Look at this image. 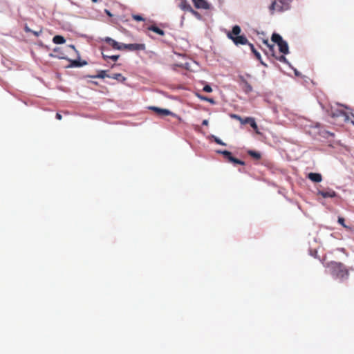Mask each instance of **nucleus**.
Returning a JSON list of instances; mask_svg holds the SVG:
<instances>
[{
  "mask_svg": "<svg viewBox=\"0 0 354 354\" xmlns=\"http://www.w3.org/2000/svg\"><path fill=\"white\" fill-rule=\"evenodd\" d=\"M294 70L295 75L296 76H300L301 73L295 68H292Z\"/></svg>",
  "mask_w": 354,
  "mask_h": 354,
  "instance_id": "58836bf2",
  "label": "nucleus"
},
{
  "mask_svg": "<svg viewBox=\"0 0 354 354\" xmlns=\"http://www.w3.org/2000/svg\"><path fill=\"white\" fill-rule=\"evenodd\" d=\"M212 138H214V141H215L217 144H218V145H223V146H224V145H226V144H225V142H223L220 138H217L216 136H214V135H212Z\"/></svg>",
  "mask_w": 354,
  "mask_h": 354,
  "instance_id": "bb28decb",
  "label": "nucleus"
},
{
  "mask_svg": "<svg viewBox=\"0 0 354 354\" xmlns=\"http://www.w3.org/2000/svg\"><path fill=\"white\" fill-rule=\"evenodd\" d=\"M113 40V39H111V37H106V38L104 39V41H105L106 42H107V43L110 44H111V41H112Z\"/></svg>",
  "mask_w": 354,
  "mask_h": 354,
  "instance_id": "4c0bfd02",
  "label": "nucleus"
},
{
  "mask_svg": "<svg viewBox=\"0 0 354 354\" xmlns=\"http://www.w3.org/2000/svg\"><path fill=\"white\" fill-rule=\"evenodd\" d=\"M203 125L207 126L209 124V122L207 120H204L202 122Z\"/></svg>",
  "mask_w": 354,
  "mask_h": 354,
  "instance_id": "79ce46f5",
  "label": "nucleus"
},
{
  "mask_svg": "<svg viewBox=\"0 0 354 354\" xmlns=\"http://www.w3.org/2000/svg\"><path fill=\"white\" fill-rule=\"evenodd\" d=\"M145 48V44H127V49L135 51V50H141Z\"/></svg>",
  "mask_w": 354,
  "mask_h": 354,
  "instance_id": "1a4fd4ad",
  "label": "nucleus"
},
{
  "mask_svg": "<svg viewBox=\"0 0 354 354\" xmlns=\"http://www.w3.org/2000/svg\"><path fill=\"white\" fill-rule=\"evenodd\" d=\"M217 153H221V154H223V156H225V158H227L229 160H230V157H232V153L231 152L228 151H226V150H218L217 151Z\"/></svg>",
  "mask_w": 354,
  "mask_h": 354,
  "instance_id": "412c9836",
  "label": "nucleus"
},
{
  "mask_svg": "<svg viewBox=\"0 0 354 354\" xmlns=\"http://www.w3.org/2000/svg\"><path fill=\"white\" fill-rule=\"evenodd\" d=\"M109 58L111 59L113 61H117L119 58V55H111V57H109Z\"/></svg>",
  "mask_w": 354,
  "mask_h": 354,
  "instance_id": "f704fd0d",
  "label": "nucleus"
},
{
  "mask_svg": "<svg viewBox=\"0 0 354 354\" xmlns=\"http://www.w3.org/2000/svg\"><path fill=\"white\" fill-rule=\"evenodd\" d=\"M186 68L191 70H195L194 66H197V63L196 62H192L190 63H186Z\"/></svg>",
  "mask_w": 354,
  "mask_h": 354,
  "instance_id": "b1692460",
  "label": "nucleus"
},
{
  "mask_svg": "<svg viewBox=\"0 0 354 354\" xmlns=\"http://www.w3.org/2000/svg\"><path fill=\"white\" fill-rule=\"evenodd\" d=\"M248 153L256 159H259L261 158V154L259 152L250 150L248 151Z\"/></svg>",
  "mask_w": 354,
  "mask_h": 354,
  "instance_id": "5701e85b",
  "label": "nucleus"
},
{
  "mask_svg": "<svg viewBox=\"0 0 354 354\" xmlns=\"http://www.w3.org/2000/svg\"><path fill=\"white\" fill-rule=\"evenodd\" d=\"M93 2H97V0H92Z\"/></svg>",
  "mask_w": 354,
  "mask_h": 354,
  "instance_id": "09e8293b",
  "label": "nucleus"
},
{
  "mask_svg": "<svg viewBox=\"0 0 354 354\" xmlns=\"http://www.w3.org/2000/svg\"><path fill=\"white\" fill-rule=\"evenodd\" d=\"M111 45L113 46V48L117 49L120 48L119 47V43L114 39L111 41Z\"/></svg>",
  "mask_w": 354,
  "mask_h": 354,
  "instance_id": "c756f323",
  "label": "nucleus"
},
{
  "mask_svg": "<svg viewBox=\"0 0 354 354\" xmlns=\"http://www.w3.org/2000/svg\"><path fill=\"white\" fill-rule=\"evenodd\" d=\"M41 32H42V31H41V30H39V31H34V30H32V32L35 36H37V37H38L39 35H41Z\"/></svg>",
  "mask_w": 354,
  "mask_h": 354,
  "instance_id": "c9c22d12",
  "label": "nucleus"
},
{
  "mask_svg": "<svg viewBox=\"0 0 354 354\" xmlns=\"http://www.w3.org/2000/svg\"><path fill=\"white\" fill-rule=\"evenodd\" d=\"M53 41L56 44H62L65 43L66 40L64 37L61 35H56L53 37Z\"/></svg>",
  "mask_w": 354,
  "mask_h": 354,
  "instance_id": "2eb2a0df",
  "label": "nucleus"
},
{
  "mask_svg": "<svg viewBox=\"0 0 354 354\" xmlns=\"http://www.w3.org/2000/svg\"><path fill=\"white\" fill-rule=\"evenodd\" d=\"M292 0H275L269 6V10L271 15L274 12H283L290 9V3Z\"/></svg>",
  "mask_w": 354,
  "mask_h": 354,
  "instance_id": "7ed1b4c3",
  "label": "nucleus"
},
{
  "mask_svg": "<svg viewBox=\"0 0 354 354\" xmlns=\"http://www.w3.org/2000/svg\"><path fill=\"white\" fill-rule=\"evenodd\" d=\"M132 18L134 20L138 21H142L145 20V19L141 15H133Z\"/></svg>",
  "mask_w": 354,
  "mask_h": 354,
  "instance_id": "cd10ccee",
  "label": "nucleus"
},
{
  "mask_svg": "<svg viewBox=\"0 0 354 354\" xmlns=\"http://www.w3.org/2000/svg\"><path fill=\"white\" fill-rule=\"evenodd\" d=\"M102 57L104 58V59H106V58H109V57H111L110 55H105L104 53H102Z\"/></svg>",
  "mask_w": 354,
  "mask_h": 354,
  "instance_id": "c03bdc74",
  "label": "nucleus"
},
{
  "mask_svg": "<svg viewBox=\"0 0 354 354\" xmlns=\"http://www.w3.org/2000/svg\"><path fill=\"white\" fill-rule=\"evenodd\" d=\"M279 51L285 55H287L289 53V47L287 41L285 40H283L281 43H279L278 45Z\"/></svg>",
  "mask_w": 354,
  "mask_h": 354,
  "instance_id": "9d476101",
  "label": "nucleus"
},
{
  "mask_svg": "<svg viewBox=\"0 0 354 354\" xmlns=\"http://www.w3.org/2000/svg\"><path fill=\"white\" fill-rule=\"evenodd\" d=\"M56 118H57V120H62V115H61V114H59V113H57L56 114Z\"/></svg>",
  "mask_w": 354,
  "mask_h": 354,
  "instance_id": "ea45409f",
  "label": "nucleus"
},
{
  "mask_svg": "<svg viewBox=\"0 0 354 354\" xmlns=\"http://www.w3.org/2000/svg\"><path fill=\"white\" fill-rule=\"evenodd\" d=\"M342 106H343V105H342ZM344 107L345 109H348V110H349V111H350V109H349V108H348L347 106H344Z\"/></svg>",
  "mask_w": 354,
  "mask_h": 354,
  "instance_id": "49530a36",
  "label": "nucleus"
},
{
  "mask_svg": "<svg viewBox=\"0 0 354 354\" xmlns=\"http://www.w3.org/2000/svg\"><path fill=\"white\" fill-rule=\"evenodd\" d=\"M277 59L281 62H283V63L288 64L290 68H292L290 63L288 61V59L286 58L285 56L281 55V56L277 57Z\"/></svg>",
  "mask_w": 354,
  "mask_h": 354,
  "instance_id": "6ab92c4d",
  "label": "nucleus"
},
{
  "mask_svg": "<svg viewBox=\"0 0 354 354\" xmlns=\"http://www.w3.org/2000/svg\"><path fill=\"white\" fill-rule=\"evenodd\" d=\"M205 92H207V93H211L212 91V87L207 84L205 85L204 87H203V89Z\"/></svg>",
  "mask_w": 354,
  "mask_h": 354,
  "instance_id": "7c9ffc66",
  "label": "nucleus"
},
{
  "mask_svg": "<svg viewBox=\"0 0 354 354\" xmlns=\"http://www.w3.org/2000/svg\"><path fill=\"white\" fill-rule=\"evenodd\" d=\"M242 84L243 85L244 91L245 93H249L252 91V86L246 81L243 77H241Z\"/></svg>",
  "mask_w": 354,
  "mask_h": 354,
  "instance_id": "ddd939ff",
  "label": "nucleus"
},
{
  "mask_svg": "<svg viewBox=\"0 0 354 354\" xmlns=\"http://www.w3.org/2000/svg\"><path fill=\"white\" fill-rule=\"evenodd\" d=\"M148 29L149 30H151V31L157 33L159 35H165V32L162 30H161L159 28H158L157 26H149L148 28Z\"/></svg>",
  "mask_w": 354,
  "mask_h": 354,
  "instance_id": "a211bd4d",
  "label": "nucleus"
},
{
  "mask_svg": "<svg viewBox=\"0 0 354 354\" xmlns=\"http://www.w3.org/2000/svg\"><path fill=\"white\" fill-rule=\"evenodd\" d=\"M232 117L234 118L238 119L239 120H240V122L242 120V118L240 116L237 115H233Z\"/></svg>",
  "mask_w": 354,
  "mask_h": 354,
  "instance_id": "a19ab883",
  "label": "nucleus"
},
{
  "mask_svg": "<svg viewBox=\"0 0 354 354\" xmlns=\"http://www.w3.org/2000/svg\"><path fill=\"white\" fill-rule=\"evenodd\" d=\"M194 6L198 9L207 10L209 4L206 0H192Z\"/></svg>",
  "mask_w": 354,
  "mask_h": 354,
  "instance_id": "0eeeda50",
  "label": "nucleus"
},
{
  "mask_svg": "<svg viewBox=\"0 0 354 354\" xmlns=\"http://www.w3.org/2000/svg\"><path fill=\"white\" fill-rule=\"evenodd\" d=\"M241 32V27L235 25L232 27V32L227 33V37L231 39L236 46L245 45L248 44V40L244 35H239Z\"/></svg>",
  "mask_w": 354,
  "mask_h": 354,
  "instance_id": "f03ea898",
  "label": "nucleus"
},
{
  "mask_svg": "<svg viewBox=\"0 0 354 354\" xmlns=\"http://www.w3.org/2000/svg\"><path fill=\"white\" fill-rule=\"evenodd\" d=\"M308 177L315 183H320L322 180V175L319 173H309Z\"/></svg>",
  "mask_w": 354,
  "mask_h": 354,
  "instance_id": "f8f14e48",
  "label": "nucleus"
},
{
  "mask_svg": "<svg viewBox=\"0 0 354 354\" xmlns=\"http://www.w3.org/2000/svg\"><path fill=\"white\" fill-rule=\"evenodd\" d=\"M60 59H66L65 57H59Z\"/></svg>",
  "mask_w": 354,
  "mask_h": 354,
  "instance_id": "de8ad7c7",
  "label": "nucleus"
},
{
  "mask_svg": "<svg viewBox=\"0 0 354 354\" xmlns=\"http://www.w3.org/2000/svg\"><path fill=\"white\" fill-rule=\"evenodd\" d=\"M338 223L342 225L345 228H348V227L344 223V219L342 217L338 218Z\"/></svg>",
  "mask_w": 354,
  "mask_h": 354,
  "instance_id": "c85d7f7f",
  "label": "nucleus"
},
{
  "mask_svg": "<svg viewBox=\"0 0 354 354\" xmlns=\"http://www.w3.org/2000/svg\"><path fill=\"white\" fill-rule=\"evenodd\" d=\"M197 97H198V98H200L201 100H202L209 102H210V103H212V104H214V100H213V99L208 98V97H204V96L200 95H198V94H197Z\"/></svg>",
  "mask_w": 354,
  "mask_h": 354,
  "instance_id": "a878e982",
  "label": "nucleus"
},
{
  "mask_svg": "<svg viewBox=\"0 0 354 354\" xmlns=\"http://www.w3.org/2000/svg\"><path fill=\"white\" fill-rule=\"evenodd\" d=\"M317 194L321 195L323 198H334L336 196V192L330 189L324 191H318Z\"/></svg>",
  "mask_w": 354,
  "mask_h": 354,
  "instance_id": "6e6552de",
  "label": "nucleus"
},
{
  "mask_svg": "<svg viewBox=\"0 0 354 354\" xmlns=\"http://www.w3.org/2000/svg\"><path fill=\"white\" fill-rule=\"evenodd\" d=\"M127 44L119 43V47L120 48H118V50H124L127 49Z\"/></svg>",
  "mask_w": 354,
  "mask_h": 354,
  "instance_id": "72a5a7b5",
  "label": "nucleus"
},
{
  "mask_svg": "<svg viewBox=\"0 0 354 354\" xmlns=\"http://www.w3.org/2000/svg\"><path fill=\"white\" fill-rule=\"evenodd\" d=\"M107 75H106V71H100L97 75H94V76H91V77H93V78H104L106 77H107Z\"/></svg>",
  "mask_w": 354,
  "mask_h": 354,
  "instance_id": "aec40b11",
  "label": "nucleus"
},
{
  "mask_svg": "<svg viewBox=\"0 0 354 354\" xmlns=\"http://www.w3.org/2000/svg\"><path fill=\"white\" fill-rule=\"evenodd\" d=\"M104 12L110 17L112 16V14L111 13V12L109 10H105Z\"/></svg>",
  "mask_w": 354,
  "mask_h": 354,
  "instance_id": "37998d69",
  "label": "nucleus"
},
{
  "mask_svg": "<svg viewBox=\"0 0 354 354\" xmlns=\"http://www.w3.org/2000/svg\"><path fill=\"white\" fill-rule=\"evenodd\" d=\"M68 47L77 53L78 57L77 59H68L71 63L68 67H82L87 64L86 61H80V54L73 45H69Z\"/></svg>",
  "mask_w": 354,
  "mask_h": 354,
  "instance_id": "20e7f679",
  "label": "nucleus"
},
{
  "mask_svg": "<svg viewBox=\"0 0 354 354\" xmlns=\"http://www.w3.org/2000/svg\"><path fill=\"white\" fill-rule=\"evenodd\" d=\"M189 12H191L192 15H194V16H196L198 18L201 17L200 14L198 12L195 11L192 8V10H189Z\"/></svg>",
  "mask_w": 354,
  "mask_h": 354,
  "instance_id": "473e14b6",
  "label": "nucleus"
},
{
  "mask_svg": "<svg viewBox=\"0 0 354 354\" xmlns=\"http://www.w3.org/2000/svg\"><path fill=\"white\" fill-rule=\"evenodd\" d=\"M249 45L251 48L252 53L255 55L257 58L259 60H261V54L254 48V46L252 44H249Z\"/></svg>",
  "mask_w": 354,
  "mask_h": 354,
  "instance_id": "4be33fe9",
  "label": "nucleus"
},
{
  "mask_svg": "<svg viewBox=\"0 0 354 354\" xmlns=\"http://www.w3.org/2000/svg\"><path fill=\"white\" fill-rule=\"evenodd\" d=\"M242 124H250V126L254 129L257 130L258 127L257 124L253 118H246L245 119H242L241 121Z\"/></svg>",
  "mask_w": 354,
  "mask_h": 354,
  "instance_id": "9b49d317",
  "label": "nucleus"
},
{
  "mask_svg": "<svg viewBox=\"0 0 354 354\" xmlns=\"http://www.w3.org/2000/svg\"><path fill=\"white\" fill-rule=\"evenodd\" d=\"M259 61L261 62V64H263V65H264V66H266V64H265V63H264L261 59V60H259Z\"/></svg>",
  "mask_w": 354,
  "mask_h": 354,
  "instance_id": "a18cd8bd",
  "label": "nucleus"
},
{
  "mask_svg": "<svg viewBox=\"0 0 354 354\" xmlns=\"http://www.w3.org/2000/svg\"><path fill=\"white\" fill-rule=\"evenodd\" d=\"M230 161L241 165H243L245 164L244 162H243L242 160L235 158L233 156L230 158Z\"/></svg>",
  "mask_w": 354,
  "mask_h": 354,
  "instance_id": "393cba45",
  "label": "nucleus"
},
{
  "mask_svg": "<svg viewBox=\"0 0 354 354\" xmlns=\"http://www.w3.org/2000/svg\"><path fill=\"white\" fill-rule=\"evenodd\" d=\"M325 267L327 269V272L329 273L333 279L340 281H344L348 279V270L346 268L342 263L330 261L327 263Z\"/></svg>",
  "mask_w": 354,
  "mask_h": 354,
  "instance_id": "f257e3e1",
  "label": "nucleus"
},
{
  "mask_svg": "<svg viewBox=\"0 0 354 354\" xmlns=\"http://www.w3.org/2000/svg\"><path fill=\"white\" fill-rule=\"evenodd\" d=\"M107 77L117 80L120 82H124L126 80V78L122 75L120 73H115L112 75H107Z\"/></svg>",
  "mask_w": 354,
  "mask_h": 354,
  "instance_id": "dca6fc26",
  "label": "nucleus"
},
{
  "mask_svg": "<svg viewBox=\"0 0 354 354\" xmlns=\"http://www.w3.org/2000/svg\"><path fill=\"white\" fill-rule=\"evenodd\" d=\"M349 111H344L342 109H334L332 108L330 115L334 118H342L344 122H348L350 120Z\"/></svg>",
  "mask_w": 354,
  "mask_h": 354,
  "instance_id": "39448f33",
  "label": "nucleus"
},
{
  "mask_svg": "<svg viewBox=\"0 0 354 354\" xmlns=\"http://www.w3.org/2000/svg\"><path fill=\"white\" fill-rule=\"evenodd\" d=\"M283 38L281 35H279V34H277V33H274L272 35V41L273 42H274L275 44H277V45L281 43L282 41H283Z\"/></svg>",
  "mask_w": 354,
  "mask_h": 354,
  "instance_id": "f3484780",
  "label": "nucleus"
},
{
  "mask_svg": "<svg viewBox=\"0 0 354 354\" xmlns=\"http://www.w3.org/2000/svg\"><path fill=\"white\" fill-rule=\"evenodd\" d=\"M348 113L350 115V120L348 122H350L351 123H352L354 125V114L351 111H349Z\"/></svg>",
  "mask_w": 354,
  "mask_h": 354,
  "instance_id": "2f4dec72",
  "label": "nucleus"
},
{
  "mask_svg": "<svg viewBox=\"0 0 354 354\" xmlns=\"http://www.w3.org/2000/svg\"><path fill=\"white\" fill-rule=\"evenodd\" d=\"M149 109L155 111L160 116L175 115L174 113L167 109H162L157 106H149Z\"/></svg>",
  "mask_w": 354,
  "mask_h": 354,
  "instance_id": "423d86ee",
  "label": "nucleus"
},
{
  "mask_svg": "<svg viewBox=\"0 0 354 354\" xmlns=\"http://www.w3.org/2000/svg\"><path fill=\"white\" fill-rule=\"evenodd\" d=\"M24 30L26 32H32V31L27 25L25 26Z\"/></svg>",
  "mask_w": 354,
  "mask_h": 354,
  "instance_id": "e433bc0d",
  "label": "nucleus"
},
{
  "mask_svg": "<svg viewBox=\"0 0 354 354\" xmlns=\"http://www.w3.org/2000/svg\"><path fill=\"white\" fill-rule=\"evenodd\" d=\"M179 7L181 10L187 12L192 10V6L187 0H181Z\"/></svg>",
  "mask_w": 354,
  "mask_h": 354,
  "instance_id": "4468645a",
  "label": "nucleus"
}]
</instances>
